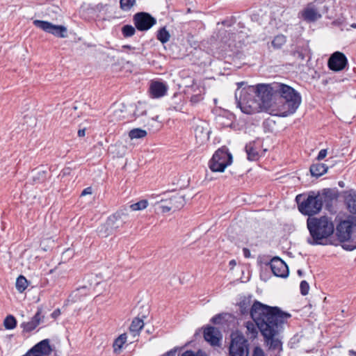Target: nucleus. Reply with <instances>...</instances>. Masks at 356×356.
Wrapping results in <instances>:
<instances>
[{
  "mask_svg": "<svg viewBox=\"0 0 356 356\" xmlns=\"http://www.w3.org/2000/svg\"><path fill=\"white\" fill-rule=\"evenodd\" d=\"M28 286V281L23 275H20L16 280V289L20 293L26 290Z\"/></svg>",
  "mask_w": 356,
  "mask_h": 356,
  "instance_id": "nucleus-31",
  "label": "nucleus"
},
{
  "mask_svg": "<svg viewBox=\"0 0 356 356\" xmlns=\"http://www.w3.org/2000/svg\"><path fill=\"white\" fill-rule=\"evenodd\" d=\"M274 275L280 277H287L289 268L286 263L277 257H273L268 264Z\"/></svg>",
  "mask_w": 356,
  "mask_h": 356,
  "instance_id": "nucleus-14",
  "label": "nucleus"
},
{
  "mask_svg": "<svg viewBox=\"0 0 356 356\" xmlns=\"http://www.w3.org/2000/svg\"><path fill=\"white\" fill-rule=\"evenodd\" d=\"M79 291V289H77L76 291H74L71 295H70V298H73L74 297H76V296L78 295V291Z\"/></svg>",
  "mask_w": 356,
  "mask_h": 356,
  "instance_id": "nucleus-52",
  "label": "nucleus"
},
{
  "mask_svg": "<svg viewBox=\"0 0 356 356\" xmlns=\"http://www.w3.org/2000/svg\"><path fill=\"white\" fill-rule=\"evenodd\" d=\"M224 170L229 165L232 163V154L228 151V149L226 148L225 146H224Z\"/></svg>",
  "mask_w": 356,
  "mask_h": 356,
  "instance_id": "nucleus-37",
  "label": "nucleus"
},
{
  "mask_svg": "<svg viewBox=\"0 0 356 356\" xmlns=\"http://www.w3.org/2000/svg\"><path fill=\"white\" fill-rule=\"evenodd\" d=\"M275 83L272 84H258L254 86L257 94V101L260 103L261 108L269 111L271 115L272 109L275 108L277 94L274 90Z\"/></svg>",
  "mask_w": 356,
  "mask_h": 356,
  "instance_id": "nucleus-7",
  "label": "nucleus"
},
{
  "mask_svg": "<svg viewBox=\"0 0 356 356\" xmlns=\"http://www.w3.org/2000/svg\"><path fill=\"white\" fill-rule=\"evenodd\" d=\"M300 293L302 296H306L309 293V286L307 281L302 280L300 284Z\"/></svg>",
  "mask_w": 356,
  "mask_h": 356,
  "instance_id": "nucleus-40",
  "label": "nucleus"
},
{
  "mask_svg": "<svg viewBox=\"0 0 356 356\" xmlns=\"http://www.w3.org/2000/svg\"><path fill=\"white\" fill-rule=\"evenodd\" d=\"M298 274L300 275V276H302V271L301 270H298Z\"/></svg>",
  "mask_w": 356,
  "mask_h": 356,
  "instance_id": "nucleus-54",
  "label": "nucleus"
},
{
  "mask_svg": "<svg viewBox=\"0 0 356 356\" xmlns=\"http://www.w3.org/2000/svg\"><path fill=\"white\" fill-rule=\"evenodd\" d=\"M176 350H170L166 353V356H175Z\"/></svg>",
  "mask_w": 356,
  "mask_h": 356,
  "instance_id": "nucleus-49",
  "label": "nucleus"
},
{
  "mask_svg": "<svg viewBox=\"0 0 356 356\" xmlns=\"http://www.w3.org/2000/svg\"><path fill=\"white\" fill-rule=\"evenodd\" d=\"M252 356H266V355L261 348L256 346L253 349Z\"/></svg>",
  "mask_w": 356,
  "mask_h": 356,
  "instance_id": "nucleus-41",
  "label": "nucleus"
},
{
  "mask_svg": "<svg viewBox=\"0 0 356 356\" xmlns=\"http://www.w3.org/2000/svg\"><path fill=\"white\" fill-rule=\"evenodd\" d=\"M136 29L132 25L126 24L122 27V34L124 38L132 37L136 33Z\"/></svg>",
  "mask_w": 356,
  "mask_h": 356,
  "instance_id": "nucleus-35",
  "label": "nucleus"
},
{
  "mask_svg": "<svg viewBox=\"0 0 356 356\" xmlns=\"http://www.w3.org/2000/svg\"><path fill=\"white\" fill-rule=\"evenodd\" d=\"M252 302L250 296L242 298L238 304L241 313L243 315L250 314L269 350L281 351L282 342L280 334L291 314L282 312L277 307H270L257 300L252 305Z\"/></svg>",
  "mask_w": 356,
  "mask_h": 356,
  "instance_id": "nucleus-1",
  "label": "nucleus"
},
{
  "mask_svg": "<svg viewBox=\"0 0 356 356\" xmlns=\"http://www.w3.org/2000/svg\"><path fill=\"white\" fill-rule=\"evenodd\" d=\"M344 199L350 212L356 213V191L350 190L345 192Z\"/></svg>",
  "mask_w": 356,
  "mask_h": 356,
  "instance_id": "nucleus-21",
  "label": "nucleus"
},
{
  "mask_svg": "<svg viewBox=\"0 0 356 356\" xmlns=\"http://www.w3.org/2000/svg\"><path fill=\"white\" fill-rule=\"evenodd\" d=\"M33 24L41 30L56 37L62 38L67 37V30L65 26L55 25L49 22L39 19L34 20Z\"/></svg>",
  "mask_w": 356,
  "mask_h": 356,
  "instance_id": "nucleus-11",
  "label": "nucleus"
},
{
  "mask_svg": "<svg viewBox=\"0 0 356 356\" xmlns=\"http://www.w3.org/2000/svg\"><path fill=\"white\" fill-rule=\"evenodd\" d=\"M327 170V166L323 163H314L310 166V172L314 177H320Z\"/></svg>",
  "mask_w": 356,
  "mask_h": 356,
  "instance_id": "nucleus-23",
  "label": "nucleus"
},
{
  "mask_svg": "<svg viewBox=\"0 0 356 356\" xmlns=\"http://www.w3.org/2000/svg\"><path fill=\"white\" fill-rule=\"evenodd\" d=\"M348 63L346 56L339 51H336L331 55L328 60V67L333 71H341L345 68Z\"/></svg>",
  "mask_w": 356,
  "mask_h": 356,
  "instance_id": "nucleus-15",
  "label": "nucleus"
},
{
  "mask_svg": "<svg viewBox=\"0 0 356 356\" xmlns=\"http://www.w3.org/2000/svg\"><path fill=\"white\" fill-rule=\"evenodd\" d=\"M144 326V322L139 318H135L129 327V334L133 337V339L139 335L140 331Z\"/></svg>",
  "mask_w": 356,
  "mask_h": 356,
  "instance_id": "nucleus-22",
  "label": "nucleus"
},
{
  "mask_svg": "<svg viewBox=\"0 0 356 356\" xmlns=\"http://www.w3.org/2000/svg\"><path fill=\"white\" fill-rule=\"evenodd\" d=\"M336 234L341 242H349V244L343 245L345 250H355L356 248V220L341 221L337 225Z\"/></svg>",
  "mask_w": 356,
  "mask_h": 356,
  "instance_id": "nucleus-6",
  "label": "nucleus"
},
{
  "mask_svg": "<svg viewBox=\"0 0 356 356\" xmlns=\"http://www.w3.org/2000/svg\"><path fill=\"white\" fill-rule=\"evenodd\" d=\"M156 38L161 43L164 44L170 40V35L165 27H163L158 31Z\"/></svg>",
  "mask_w": 356,
  "mask_h": 356,
  "instance_id": "nucleus-30",
  "label": "nucleus"
},
{
  "mask_svg": "<svg viewBox=\"0 0 356 356\" xmlns=\"http://www.w3.org/2000/svg\"><path fill=\"white\" fill-rule=\"evenodd\" d=\"M97 232L99 235L102 237H106L114 232L112 227L108 225L107 221L98 227Z\"/></svg>",
  "mask_w": 356,
  "mask_h": 356,
  "instance_id": "nucleus-28",
  "label": "nucleus"
},
{
  "mask_svg": "<svg viewBox=\"0 0 356 356\" xmlns=\"http://www.w3.org/2000/svg\"><path fill=\"white\" fill-rule=\"evenodd\" d=\"M273 88L277 94L275 108L272 109L273 115L286 117L294 113L301 103L300 94L284 83H275Z\"/></svg>",
  "mask_w": 356,
  "mask_h": 356,
  "instance_id": "nucleus-2",
  "label": "nucleus"
},
{
  "mask_svg": "<svg viewBox=\"0 0 356 356\" xmlns=\"http://www.w3.org/2000/svg\"><path fill=\"white\" fill-rule=\"evenodd\" d=\"M204 338L212 346H219L221 339V333L218 328L208 326L204 330Z\"/></svg>",
  "mask_w": 356,
  "mask_h": 356,
  "instance_id": "nucleus-16",
  "label": "nucleus"
},
{
  "mask_svg": "<svg viewBox=\"0 0 356 356\" xmlns=\"http://www.w3.org/2000/svg\"><path fill=\"white\" fill-rule=\"evenodd\" d=\"M161 213H167L170 211H176L182 208L186 204V200L183 195H175L168 199H161L156 203Z\"/></svg>",
  "mask_w": 356,
  "mask_h": 356,
  "instance_id": "nucleus-9",
  "label": "nucleus"
},
{
  "mask_svg": "<svg viewBox=\"0 0 356 356\" xmlns=\"http://www.w3.org/2000/svg\"><path fill=\"white\" fill-rule=\"evenodd\" d=\"M229 264L230 266L231 269H232L235 266V265H236L235 260L230 261Z\"/></svg>",
  "mask_w": 356,
  "mask_h": 356,
  "instance_id": "nucleus-51",
  "label": "nucleus"
},
{
  "mask_svg": "<svg viewBox=\"0 0 356 356\" xmlns=\"http://www.w3.org/2000/svg\"><path fill=\"white\" fill-rule=\"evenodd\" d=\"M123 49H130V50H134L136 49V47H131L130 45H123L122 47Z\"/></svg>",
  "mask_w": 356,
  "mask_h": 356,
  "instance_id": "nucleus-48",
  "label": "nucleus"
},
{
  "mask_svg": "<svg viewBox=\"0 0 356 356\" xmlns=\"http://www.w3.org/2000/svg\"><path fill=\"white\" fill-rule=\"evenodd\" d=\"M3 325L7 330H13L17 325L16 318L13 315H8L3 321Z\"/></svg>",
  "mask_w": 356,
  "mask_h": 356,
  "instance_id": "nucleus-33",
  "label": "nucleus"
},
{
  "mask_svg": "<svg viewBox=\"0 0 356 356\" xmlns=\"http://www.w3.org/2000/svg\"><path fill=\"white\" fill-rule=\"evenodd\" d=\"M325 12V6L323 4V2L316 0L307 5L303 10L302 16L304 20L312 22L320 19L322 16V13Z\"/></svg>",
  "mask_w": 356,
  "mask_h": 356,
  "instance_id": "nucleus-10",
  "label": "nucleus"
},
{
  "mask_svg": "<svg viewBox=\"0 0 356 356\" xmlns=\"http://www.w3.org/2000/svg\"><path fill=\"white\" fill-rule=\"evenodd\" d=\"M349 355L356 356V352L353 350H349Z\"/></svg>",
  "mask_w": 356,
  "mask_h": 356,
  "instance_id": "nucleus-53",
  "label": "nucleus"
},
{
  "mask_svg": "<svg viewBox=\"0 0 356 356\" xmlns=\"http://www.w3.org/2000/svg\"><path fill=\"white\" fill-rule=\"evenodd\" d=\"M286 42V39L284 35H278L274 38L271 44L275 49H280Z\"/></svg>",
  "mask_w": 356,
  "mask_h": 356,
  "instance_id": "nucleus-34",
  "label": "nucleus"
},
{
  "mask_svg": "<svg viewBox=\"0 0 356 356\" xmlns=\"http://www.w3.org/2000/svg\"><path fill=\"white\" fill-rule=\"evenodd\" d=\"M92 189L91 187H88L86 188H85L82 193H81V195L82 196H84V195H90L92 194Z\"/></svg>",
  "mask_w": 356,
  "mask_h": 356,
  "instance_id": "nucleus-45",
  "label": "nucleus"
},
{
  "mask_svg": "<svg viewBox=\"0 0 356 356\" xmlns=\"http://www.w3.org/2000/svg\"><path fill=\"white\" fill-rule=\"evenodd\" d=\"M127 340V334L124 333L120 334L117 339H115L113 347L115 353H120L123 347V345Z\"/></svg>",
  "mask_w": 356,
  "mask_h": 356,
  "instance_id": "nucleus-25",
  "label": "nucleus"
},
{
  "mask_svg": "<svg viewBox=\"0 0 356 356\" xmlns=\"http://www.w3.org/2000/svg\"><path fill=\"white\" fill-rule=\"evenodd\" d=\"M245 152L248 155V159L250 161H257L259 159V152L255 148L254 143H250L245 145Z\"/></svg>",
  "mask_w": 356,
  "mask_h": 356,
  "instance_id": "nucleus-24",
  "label": "nucleus"
},
{
  "mask_svg": "<svg viewBox=\"0 0 356 356\" xmlns=\"http://www.w3.org/2000/svg\"><path fill=\"white\" fill-rule=\"evenodd\" d=\"M229 347V356H248L249 343L245 337L238 332L232 333Z\"/></svg>",
  "mask_w": 356,
  "mask_h": 356,
  "instance_id": "nucleus-8",
  "label": "nucleus"
},
{
  "mask_svg": "<svg viewBox=\"0 0 356 356\" xmlns=\"http://www.w3.org/2000/svg\"><path fill=\"white\" fill-rule=\"evenodd\" d=\"M331 193L330 189L325 188L322 193L310 191L308 194H300L296 197L300 212L309 217L318 213L323 202Z\"/></svg>",
  "mask_w": 356,
  "mask_h": 356,
  "instance_id": "nucleus-4",
  "label": "nucleus"
},
{
  "mask_svg": "<svg viewBox=\"0 0 356 356\" xmlns=\"http://www.w3.org/2000/svg\"><path fill=\"white\" fill-rule=\"evenodd\" d=\"M243 84V82L237 83L238 88L235 92V98L238 106L243 113L246 114L250 115L259 112L261 108L260 103L257 101L254 86L244 87L238 91Z\"/></svg>",
  "mask_w": 356,
  "mask_h": 356,
  "instance_id": "nucleus-5",
  "label": "nucleus"
},
{
  "mask_svg": "<svg viewBox=\"0 0 356 356\" xmlns=\"http://www.w3.org/2000/svg\"><path fill=\"white\" fill-rule=\"evenodd\" d=\"M123 216H124V213L122 211H117L107 218L108 225L112 227L114 232L124 225Z\"/></svg>",
  "mask_w": 356,
  "mask_h": 356,
  "instance_id": "nucleus-19",
  "label": "nucleus"
},
{
  "mask_svg": "<svg viewBox=\"0 0 356 356\" xmlns=\"http://www.w3.org/2000/svg\"><path fill=\"white\" fill-rule=\"evenodd\" d=\"M246 334L250 339H254L258 335V330H259L257 325L254 322L248 321L246 323Z\"/></svg>",
  "mask_w": 356,
  "mask_h": 356,
  "instance_id": "nucleus-27",
  "label": "nucleus"
},
{
  "mask_svg": "<svg viewBox=\"0 0 356 356\" xmlns=\"http://www.w3.org/2000/svg\"><path fill=\"white\" fill-rule=\"evenodd\" d=\"M193 127L197 143L201 145L209 140L211 130L207 122L200 119L194 120Z\"/></svg>",
  "mask_w": 356,
  "mask_h": 356,
  "instance_id": "nucleus-13",
  "label": "nucleus"
},
{
  "mask_svg": "<svg viewBox=\"0 0 356 356\" xmlns=\"http://www.w3.org/2000/svg\"><path fill=\"white\" fill-rule=\"evenodd\" d=\"M339 185L340 186H341V187H342V186H343V181H339Z\"/></svg>",
  "mask_w": 356,
  "mask_h": 356,
  "instance_id": "nucleus-55",
  "label": "nucleus"
},
{
  "mask_svg": "<svg viewBox=\"0 0 356 356\" xmlns=\"http://www.w3.org/2000/svg\"><path fill=\"white\" fill-rule=\"evenodd\" d=\"M307 227L310 236L307 242L312 245H325L327 239L334 232V225L332 219L327 216L309 217Z\"/></svg>",
  "mask_w": 356,
  "mask_h": 356,
  "instance_id": "nucleus-3",
  "label": "nucleus"
},
{
  "mask_svg": "<svg viewBox=\"0 0 356 356\" xmlns=\"http://www.w3.org/2000/svg\"><path fill=\"white\" fill-rule=\"evenodd\" d=\"M60 314V311L59 310H56V311H54L53 313H52V316L54 318H56V316H58V315Z\"/></svg>",
  "mask_w": 356,
  "mask_h": 356,
  "instance_id": "nucleus-50",
  "label": "nucleus"
},
{
  "mask_svg": "<svg viewBox=\"0 0 356 356\" xmlns=\"http://www.w3.org/2000/svg\"><path fill=\"white\" fill-rule=\"evenodd\" d=\"M42 309H38L35 314L29 322L22 323L21 326L26 332L33 330L42 321Z\"/></svg>",
  "mask_w": 356,
  "mask_h": 356,
  "instance_id": "nucleus-20",
  "label": "nucleus"
},
{
  "mask_svg": "<svg viewBox=\"0 0 356 356\" xmlns=\"http://www.w3.org/2000/svg\"><path fill=\"white\" fill-rule=\"evenodd\" d=\"M133 22L136 29L140 31H147L156 24V18L145 12L136 13Z\"/></svg>",
  "mask_w": 356,
  "mask_h": 356,
  "instance_id": "nucleus-12",
  "label": "nucleus"
},
{
  "mask_svg": "<svg viewBox=\"0 0 356 356\" xmlns=\"http://www.w3.org/2000/svg\"><path fill=\"white\" fill-rule=\"evenodd\" d=\"M294 56L296 57L298 59H300V60H304L305 58V54L300 51H296V52H294Z\"/></svg>",
  "mask_w": 356,
  "mask_h": 356,
  "instance_id": "nucleus-43",
  "label": "nucleus"
},
{
  "mask_svg": "<svg viewBox=\"0 0 356 356\" xmlns=\"http://www.w3.org/2000/svg\"><path fill=\"white\" fill-rule=\"evenodd\" d=\"M35 350H38L41 354L47 355L51 351L49 339H44L33 346Z\"/></svg>",
  "mask_w": 356,
  "mask_h": 356,
  "instance_id": "nucleus-26",
  "label": "nucleus"
},
{
  "mask_svg": "<svg viewBox=\"0 0 356 356\" xmlns=\"http://www.w3.org/2000/svg\"><path fill=\"white\" fill-rule=\"evenodd\" d=\"M243 254L245 258L250 257V251L248 248L243 249Z\"/></svg>",
  "mask_w": 356,
  "mask_h": 356,
  "instance_id": "nucleus-46",
  "label": "nucleus"
},
{
  "mask_svg": "<svg viewBox=\"0 0 356 356\" xmlns=\"http://www.w3.org/2000/svg\"><path fill=\"white\" fill-rule=\"evenodd\" d=\"M167 92V86L159 81H153L149 86V93L153 98H159Z\"/></svg>",
  "mask_w": 356,
  "mask_h": 356,
  "instance_id": "nucleus-18",
  "label": "nucleus"
},
{
  "mask_svg": "<svg viewBox=\"0 0 356 356\" xmlns=\"http://www.w3.org/2000/svg\"><path fill=\"white\" fill-rule=\"evenodd\" d=\"M148 206V202L146 200H140L136 203L130 205L132 211H140L145 209Z\"/></svg>",
  "mask_w": 356,
  "mask_h": 356,
  "instance_id": "nucleus-36",
  "label": "nucleus"
},
{
  "mask_svg": "<svg viewBox=\"0 0 356 356\" xmlns=\"http://www.w3.org/2000/svg\"><path fill=\"white\" fill-rule=\"evenodd\" d=\"M211 322L214 324H220L222 321V314H218L211 318Z\"/></svg>",
  "mask_w": 356,
  "mask_h": 356,
  "instance_id": "nucleus-42",
  "label": "nucleus"
},
{
  "mask_svg": "<svg viewBox=\"0 0 356 356\" xmlns=\"http://www.w3.org/2000/svg\"><path fill=\"white\" fill-rule=\"evenodd\" d=\"M147 110L145 108V105L140 103H138V105L136 106V110L134 113L136 118L140 117L143 115H146Z\"/></svg>",
  "mask_w": 356,
  "mask_h": 356,
  "instance_id": "nucleus-38",
  "label": "nucleus"
},
{
  "mask_svg": "<svg viewBox=\"0 0 356 356\" xmlns=\"http://www.w3.org/2000/svg\"><path fill=\"white\" fill-rule=\"evenodd\" d=\"M86 134V129H79L78 131V136L79 137H83Z\"/></svg>",
  "mask_w": 356,
  "mask_h": 356,
  "instance_id": "nucleus-47",
  "label": "nucleus"
},
{
  "mask_svg": "<svg viewBox=\"0 0 356 356\" xmlns=\"http://www.w3.org/2000/svg\"><path fill=\"white\" fill-rule=\"evenodd\" d=\"M212 172H222V147L218 148L209 162Z\"/></svg>",
  "mask_w": 356,
  "mask_h": 356,
  "instance_id": "nucleus-17",
  "label": "nucleus"
},
{
  "mask_svg": "<svg viewBox=\"0 0 356 356\" xmlns=\"http://www.w3.org/2000/svg\"><path fill=\"white\" fill-rule=\"evenodd\" d=\"M136 0H120V8L122 10L128 12L136 5Z\"/></svg>",
  "mask_w": 356,
  "mask_h": 356,
  "instance_id": "nucleus-32",
  "label": "nucleus"
},
{
  "mask_svg": "<svg viewBox=\"0 0 356 356\" xmlns=\"http://www.w3.org/2000/svg\"><path fill=\"white\" fill-rule=\"evenodd\" d=\"M181 356H207V355L202 350H199L196 353L192 350H186Z\"/></svg>",
  "mask_w": 356,
  "mask_h": 356,
  "instance_id": "nucleus-39",
  "label": "nucleus"
},
{
  "mask_svg": "<svg viewBox=\"0 0 356 356\" xmlns=\"http://www.w3.org/2000/svg\"><path fill=\"white\" fill-rule=\"evenodd\" d=\"M147 136V131L142 129H133L129 133V136L131 139L143 138Z\"/></svg>",
  "mask_w": 356,
  "mask_h": 356,
  "instance_id": "nucleus-29",
  "label": "nucleus"
},
{
  "mask_svg": "<svg viewBox=\"0 0 356 356\" xmlns=\"http://www.w3.org/2000/svg\"><path fill=\"white\" fill-rule=\"evenodd\" d=\"M326 155H327V149H321L318 153L317 159L318 161H321V160L323 159L326 156Z\"/></svg>",
  "mask_w": 356,
  "mask_h": 356,
  "instance_id": "nucleus-44",
  "label": "nucleus"
}]
</instances>
